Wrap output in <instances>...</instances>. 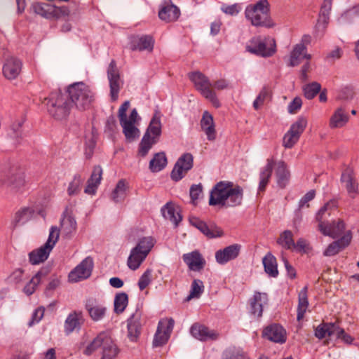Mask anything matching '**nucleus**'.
Instances as JSON below:
<instances>
[{"mask_svg": "<svg viewBox=\"0 0 359 359\" xmlns=\"http://www.w3.org/2000/svg\"><path fill=\"white\" fill-rule=\"evenodd\" d=\"M93 267V259L88 257L70 272L69 279L72 282H78L81 279H86L90 276Z\"/></svg>", "mask_w": 359, "mask_h": 359, "instance_id": "obj_11", "label": "nucleus"}, {"mask_svg": "<svg viewBox=\"0 0 359 359\" xmlns=\"http://www.w3.org/2000/svg\"><path fill=\"white\" fill-rule=\"evenodd\" d=\"M59 236L60 229L57 226H51L50 229L48 238L43 245L47 246L49 250H52L59 238Z\"/></svg>", "mask_w": 359, "mask_h": 359, "instance_id": "obj_57", "label": "nucleus"}, {"mask_svg": "<svg viewBox=\"0 0 359 359\" xmlns=\"http://www.w3.org/2000/svg\"><path fill=\"white\" fill-rule=\"evenodd\" d=\"M151 271L147 269L141 276L138 281V286L141 291L144 290L151 283Z\"/></svg>", "mask_w": 359, "mask_h": 359, "instance_id": "obj_62", "label": "nucleus"}, {"mask_svg": "<svg viewBox=\"0 0 359 359\" xmlns=\"http://www.w3.org/2000/svg\"><path fill=\"white\" fill-rule=\"evenodd\" d=\"M107 78L109 83L110 97L113 102L118 100V93L123 85L115 60H112L107 69Z\"/></svg>", "mask_w": 359, "mask_h": 359, "instance_id": "obj_8", "label": "nucleus"}, {"mask_svg": "<svg viewBox=\"0 0 359 359\" xmlns=\"http://www.w3.org/2000/svg\"><path fill=\"white\" fill-rule=\"evenodd\" d=\"M106 332L100 333L85 348L83 353L90 355L94 353L97 348H102L103 342L106 337Z\"/></svg>", "mask_w": 359, "mask_h": 359, "instance_id": "obj_51", "label": "nucleus"}, {"mask_svg": "<svg viewBox=\"0 0 359 359\" xmlns=\"http://www.w3.org/2000/svg\"><path fill=\"white\" fill-rule=\"evenodd\" d=\"M349 121V115L343 107L335 109L330 118V128H340L344 127Z\"/></svg>", "mask_w": 359, "mask_h": 359, "instance_id": "obj_30", "label": "nucleus"}, {"mask_svg": "<svg viewBox=\"0 0 359 359\" xmlns=\"http://www.w3.org/2000/svg\"><path fill=\"white\" fill-rule=\"evenodd\" d=\"M203 191V187L201 184H193L190 187L189 195L193 203L198 199L201 194Z\"/></svg>", "mask_w": 359, "mask_h": 359, "instance_id": "obj_63", "label": "nucleus"}, {"mask_svg": "<svg viewBox=\"0 0 359 359\" xmlns=\"http://www.w3.org/2000/svg\"><path fill=\"white\" fill-rule=\"evenodd\" d=\"M306 126L307 119L304 116H299L285 134L283 140V147L288 149L292 148L298 142Z\"/></svg>", "mask_w": 359, "mask_h": 359, "instance_id": "obj_6", "label": "nucleus"}, {"mask_svg": "<svg viewBox=\"0 0 359 359\" xmlns=\"http://www.w3.org/2000/svg\"><path fill=\"white\" fill-rule=\"evenodd\" d=\"M155 243L156 240L153 237L146 236L140 238L135 247L148 255Z\"/></svg>", "mask_w": 359, "mask_h": 359, "instance_id": "obj_52", "label": "nucleus"}, {"mask_svg": "<svg viewBox=\"0 0 359 359\" xmlns=\"http://www.w3.org/2000/svg\"><path fill=\"white\" fill-rule=\"evenodd\" d=\"M119 353V349L111 337L107 333L106 337L102 345L101 359H116Z\"/></svg>", "mask_w": 359, "mask_h": 359, "instance_id": "obj_28", "label": "nucleus"}, {"mask_svg": "<svg viewBox=\"0 0 359 359\" xmlns=\"http://www.w3.org/2000/svg\"><path fill=\"white\" fill-rule=\"evenodd\" d=\"M161 114L156 111L150 121L149 125L144 135H147L149 138H151L158 142L161 135Z\"/></svg>", "mask_w": 359, "mask_h": 359, "instance_id": "obj_29", "label": "nucleus"}, {"mask_svg": "<svg viewBox=\"0 0 359 359\" xmlns=\"http://www.w3.org/2000/svg\"><path fill=\"white\" fill-rule=\"evenodd\" d=\"M308 287H304L299 293V302L297 307V319L300 321L303 319L304 313L309 306V301L307 297Z\"/></svg>", "mask_w": 359, "mask_h": 359, "instance_id": "obj_42", "label": "nucleus"}, {"mask_svg": "<svg viewBox=\"0 0 359 359\" xmlns=\"http://www.w3.org/2000/svg\"><path fill=\"white\" fill-rule=\"evenodd\" d=\"M194 165V157L190 153L182 154L177 161L170 177L172 180L178 182L182 180Z\"/></svg>", "mask_w": 359, "mask_h": 359, "instance_id": "obj_9", "label": "nucleus"}, {"mask_svg": "<svg viewBox=\"0 0 359 359\" xmlns=\"http://www.w3.org/2000/svg\"><path fill=\"white\" fill-rule=\"evenodd\" d=\"M306 47L304 44H297L290 54V66H297L304 58L310 60L311 55L306 53Z\"/></svg>", "mask_w": 359, "mask_h": 359, "instance_id": "obj_33", "label": "nucleus"}, {"mask_svg": "<svg viewBox=\"0 0 359 359\" xmlns=\"http://www.w3.org/2000/svg\"><path fill=\"white\" fill-rule=\"evenodd\" d=\"M49 272L48 269L43 268L31 279L29 283H27L24 287V292L27 295L32 294L38 284H39L41 280L45 278Z\"/></svg>", "mask_w": 359, "mask_h": 359, "instance_id": "obj_39", "label": "nucleus"}, {"mask_svg": "<svg viewBox=\"0 0 359 359\" xmlns=\"http://www.w3.org/2000/svg\"><path fill=\"white\" fill-rule=\"evenodd\" d=\"M190 332L194 338L201 341L216 340L219 336L215 331L198 323H195L191 327Z\"/></svg>", "mask_w": 359, "mask_h": 359, "instance_id": "obj_17", "label": "nucleus"}, {"mask_svg": "<svg viewBox=\"0 0 359 359\" xmlns=\"http://www.w3.org/2000/svg\"><path fill=\"white\" fill-rule=\"evenodd\" d=\"M275 161L273 158H268L266 161V165L263 168L259 175V191H263L265 190L266 185L268 184L269 180L271 177Z\"/></svg>", "mask_w": 359, "mask_h": 359, "instance_id": "obj_35", "label": "nucleus"}, {"mask_svg": "<svg viewBox=\"0 0 359 359\" xmlns=\"http://www.w3.org/2000/svg\"><path fill=\"white\" fill-rule=\"evenodd\" d=\"M190 222L209 238L220 237L222 235L220 229L214 225L208 226L205 222L196 217L191 218Z\"/></svg>", "mask_w": 359, "mask_h": 359, "instance_id": "obj_19", "label": "nucleus"}, {"mask_svg": "<svg viewBox=\"0 0 359 359\" xmlns=\"http://www.w3.org/2000/svg\"><path fill=\"white\" fill-rule=\"evenodd\" d=\"M50 251L47 246L42 245L29 254V262L32 264H39L43 262L48 259Z\"/></svg>", "mask_w": 359, "mask_h": 359, "instance_id": "obj_40", "label": "nucleus"}, {"mask_svg": "<svg viewBox=\"0 0 359 359\" xmlns=\"http://www.w3.org/2000/svg\"><path fill=\"white\" fill-rule=\"evenodd\" d=\"M44 315V309L39 307L36 309L32 313V318L28 323V326L31 327L35 323H38Z\"/></svg>", "mask_w": 359, "mask_h": 359, "instance_id": "obj_64", "label": "nucleus"}, {"mask_svg": "<svg viewBox=\"0 0 359 359\" xmlns=\"http://www.w3.org/2000/svg\"><path fill=\"white\" fill-rule=\"evenodd\" d=\"M277 243L286 250H292V248L294 247L292 232L290 230H285L280 233Z\"/></svg>", "mask_w": 359, "mask_h": 359, "instance_id": "obj_50", "label": "nucleus"}, {"mask_svg": "<svg viewBox=\"0 0 359 359\" xmlns=\"http://www.w3.org/2000/svg\"><path fill=\"white\" fill-rule=\"evenodd\" d=\"M34 213V210L32 208L23 207L20 208L15 212L11 222V229L14 230L19 226L24 225L32 219Z\"/></svg>", "mask_w": 359, "mask_h": 359, "instance_id": "obj_21", "label": "nucleus"}, {"mask_svg": "<svg viewBox=\"0 0 359 359\" xmlns=\"http://www.w3.org/2000/svg\"><path fill=\"white\" fill-rule=\"evenodd\" d=\"M180 14V9L174 4L165 1L158 11V17L165 22L176 20Z\"/></svg>", "mask_w": 359, "mask_h": 359, "instance_id": "obj_24", "label": "nucleus"}, {"mask_svg": "<svg viewBox=\"0 0 359 359\" xmlns=\"http://www.w3.org/2000/svg\"><path fill=\"white\" fill-rule=\"evenodd\" d=\"M203 290L204 285L203 281L198 279L194 280L191 286L190 293L187 297V300L189 301L193 298H198L203 292Z\"/></svg>", "mask_w": 359, "mask_h": 359, "instance_id": "obj_54", "label": "nucleus"}, {"mask_svg": "<svg viewBox=\"0 0 359 359\" xmlns=\"http://www.w3.org/2000/svg\"><path fill=\"white\" fill-rule=\"evenodd\" d=\"M68 98L72 104L80 110L88 109L94 101V93L83 82L74 83L67 88Z\"/></svg>", "mask_w": 359, "mask_h": 359, "instance_id": "obj_2", "label": "nucleus"}, {"mask_svg": "<svg viewBox=\"0 0 359 359\" xmlns=\"http://www.w3.org/2000/svg\"><path fill=\"white\" fill-rule=\"evenodd\" d=\"M345 229L343 221L339 220L337 223L320 222L318 224V230L325 236L337 238L341 235Z\"/></svg>", "mask_w": 359, "mask_h": 359, "instance_id": "obj_20", "label": "nucleus"}, {"mask_svg": "<svg viewBox=\"0 0 359 359\" xmlns=\"http://www.w3.org/2000/svg\"><path fill=\"white\" fill-rule=\"evenodd\" d=\"M45 100L48 112L55 119L62 120L69 116L72 104L66 95L55 91Z\"/></svg>", "mask_w": 359, "mask_h": 359, "instance_id": "obj_3", "label": "nucleus"}, {"mask_svg": "<svg viewBox=\"0 0 359 359\" xmlns=\"http://www.w3.org/2000/svg\"><path fill=\"white\" fill-rule=\"evenodd\" d=\"M330 11L320 8L319 17L316 25L317 29L324 30L326 28L330 20Z\"/></svg>", "mask_w": 359, "mask_h": 359, "instance_id": "obj_58", "label": "nucleus"}, {"mask_svg": "<svg viewBox=\"0 0 359 359\" xmlns=\"http://www.w3.org/2000/svg\"><path fill=\"white\" fill-rule=\"evenodd\" d=\"M341 180L345 183L346 188L349 195L354 198L358 191V185L355 183L351 170H346L342 173Z\"/></svg>", "mask_w": 359, "mask_h": 359, "instance_id": "obj_44", "label": "nucleus"}, {"mask_svg": "<svg viewBox=\"0 0 359 359\" xmlns=\"http://www.w3.org/2000/svg\"><path fill=\"white\" fill-rule=\"evenodd\" d=\"M86 309L93 321L102 320L107 312V307L94 299H88L86 302Z\"/></svg>", "mask_w": 359, "mask_h": 359, "instance_id": "obj_23", "label": "nucleus"}, {"mask_svg": "<svg viewBox=\"0 0 359 359\" xmlns=\"http://www.w3.org/2000/svg\"><path fill=\"white\" fill-rule=\"evenodd\" d=\"M142 312L136 309L127 320L128 337L131 341H137L142 329Z\"/></svg>", "mask_w": 359, "mask_h": 359, "instance_id": "obj_13", "label": "nucleus"}, {"mask_svg": "<svg viewBox=\"0 0 359 359\" xmlns=\"http://www.w3.org/2000/svg\"><path fill=\"white\" fill-rule=\"evenodd\" d=\"M24 123V121H19L16 123H14L11 126V130L13 131L12 137L13 139H15L17 144H20V140L22 139V131L20 130L22 124Z\"/></svg>", "mask_w": 359, "mask_h": 359, "instance_id": "obj_60", "label": "nucleus"}, {"mask_svg": "<svg viewBox=\"0 0 359 359\" xmlns=\"http://www.w3.org/2000/svg\"><path fill=\"white\" fill-rule=\"evenodd\" d=\"M190 80L194 83L195 88L206 99L216 107L220 106L215 93L211 89L212 83L210 79L201 72H194L189 75Z\"/></svg>", "mask_w": 359, "mask_h": 359, "instance_id": "obj_5", "label": "nucleus"}, {"mask_svg": "<svg viewBox=\"0 0 359 359\" xmlns=\"http://www.w3.org/2000/svg\"><path fill=\"white\" fill-rule=\"evenodd\" d=\"M222 359H249V358L241 348L231 346L223 352Z\"/></svg>", "mask_w": 359, "mask_h": 359, "instance_id": "obj_48", "label": "nucleus"}, {"mask_svg": "<svg viewBox=\"0 0 359 359\" xmlns=\"http://www.w3.org/2000/svg\"><path fill=\"white\" fill-rule=\"evenodd\" d=\"M128 304V296L126 292H119L115 295L114 311L116 314L122 313Z\"/></svg>", "mask_w": 359, "mask_h": 359, "instance_id": "obj_49", "label": "nucleus"}, {"mask_svg": "<svg viewBox=\"0 0 359 359\" xmlns=\"http://www.w3.org/2000/svg\"><path fill=\"white\" fill-rule=\"evenodd\" d=\"M243 189L231 182L217 183L210 191L209 205L224 207H236L241 205Z\"/></svg>", "mask_w": 359, "mask_h": 359, "instance_id": "obj_1", "label": "nucleus"}, {"mask_svg": "<svg viewBox=\"0 0 359 359\" xmlns=\"http://www.w3.org/2000/svg\"><path fill=\"white\" fill-rule=\"evenodd\" d=\"M351 239V234L346 233L341 239L332 242L324 251V256L331 257L337 255L341 250L348 245Z\"/></svg>", "mask_w": 359, "mask_h": 359, "instance_id": "obj_31", "label": "nucleus"}, {"mask_svg": "<svg viewBox=\"0 0 359 359\" xmlns=\"http://www.w3.org/2000/svg\"><path fill=\"white\" fill-rule=\"evenodd\" d=\"M120 124L123 128V133L128 142H133L139 137L140 130L135 126V123L128 121L127 119L120 122Z\"/></svg>", "mask_w": 359, "mask_h": 359, "instance_id": "obj_43", "label": "nucleus"}, {"mask_svg": "<svg viewBox=\"0 0 359 359\" xmlns=\"http://www.w3.org/2000/svg\"><path fill=\"white\" fill-rule=\"evenodd\" d=\"M102 175V169L100 166H95L90 179L88 180L87 186L85 188V193L95 194L97 187L100 184Z\"/></svg>", "mask_w": 359, "mask_h": 359, "instance_id": "obj_32", "label": "nucleus"}, {"mask_svg": "<svg viewBox=\"0 0 359 359\" xmlns=\"http://www.w3.org/2000/svg\"><path fill=\"white\" fill-rule=\"evenodd\" d=\"M163 217L170 220L175 226L181 222L182 217L180 215L179 207H176L172 203L168 202L161 210Z\"/></svg>", "mask_w": 359, "mask_h": 359, "instance_id": "obj_26", "label": "nucleus"}, {"mask_svg": "<svg viewBox=\"0 0 359 359\" xmlns=\"http://www.w3.org/2000/svg\"><path fill=\"white\" fill-rule=\"evenodd\" d=\"M83 182V179L80 175H76L73 180L69 183L67 192L69 196H74L79 193L81 185Z\"/></svg>", "mask_w": 359, "mask_h": 359, "instance_id": "obj_56", "label": "nucleus"}, {"mask_svg": "<svg viewBox=\"0 0 359 359\" xmlns=\"http://www.w3.org/2000/svg\"><path fill=\"white\" fill-rule=\"evenodd\" d=\"M154 40L149 35H135L129 38V48L131 50L151 52L154 48Z\"/></svg>", "mask_w": 359, "mask_h": 359, "instance_id": "obj_12", "label": "nucleus"}, {"mask_svg": "<svg viewBox=\"0 0 359 359\" xmlns=\"http://www.w3.org/2000/svg\"><path fill=\"white\" fill-rule=\"evenodd\" d=\"M246 50L257 55L270 57L276 52V43L272 39H253L251 45L246 46Z\"/></svg>", "mask_w": 359, "mask_h": 359, "instance_id": "obj_7", "label": "nucleus"}, {"mask_svg": "<svg viewBox=\"0 0 359 359\" xmlns=\"http://www.w3.org/2000/svg\"><path fill=\"white\" fill-rule=\"evenodd\" d=\"M268 297L266 293L255 292L250 299V312L257 317H261L263 312V306L266 304Z\"/></svg>", "mask_w": 359, "mask_h": 359, "instance_id": "obj_27", "label": "nucleus"}, {"mask_svg": "<svg viewBox=\"0 0 359 359\" xmlns=\"http://www.w3.org/2000/svg\"><path fill=\"white\" fill-rule=\"evenodd\" d=\"M83 323V318L81 311H74L70 313L65 321V332L69 334L75 330H79Z\"/></svg>", "mask_w": 359, "mask_h": 359, "instance_id": "obj_22", "label": "nucleus"}, {"mask_svg": "<svg viewBox=\"0 0 359 359\" xmlns=\"http://www.w3.org/2000/svg\"><path fill=\"white\" fill-rule=\"evenodd\" d=\"M69 212H71L66 209L60 222L62 235L68 239L73 236L76 230V219Z\"/></svg>", "mask_w": 359, "mask_h": 359, "instance_id": "obj_18", "label": "nucleus"}, {"mask_svg": "<svg viewBox=\"0 0 359 359\" xmlns=\"http://www.w3.org/2000/svg\"><path fill=\"white\" fill-rule=\"evenodd\" d=\"M262 263L264 271L271 277L276 278L278 275V264L276 258L268 252L263 258Z\"/></svg>", "mask_w": 359, "mask_h": 359, "instance_id": "obj_37", "label": "nucleus"}, {"mask_svg": "<svg viewBox=\"0 0 359 359\" xmlns=\"http://www.w3.org/2000/svg\"><path fill=\"white\" fill-rule=\"evenodd\" d=\"M174 324L175 321L172 318H165L159 321L153 340V346L154 347L161 346L168 341L173 329Z\"/></svg>", "mask_w": 359, "mask_h": 359, "instance_id": "obj_10", "label": "nucleus"}, {"mask_svg": "<svg viewBox=\"0 0 359 359\" xmlns=\"http://www.w3.org/2000/svg\"><path fill=\"white\" fill-rule=\"evenodd\" d=\"M147 257V255L142 252L137 248L134 247L131 250L130 255L128 258V266L133 271L137 269Z\"/></svg>", "mask_w": 359, "mask_h": 359, "instance_id": "obj_34", "label": "nucleus"}, {"mask_svg": "<svg viewBox=\"0 0 359 359\" xmlns=\"http://www.w3.org/2000/svg\"><path fill=\"white\" fill-rule=\"evenodd\" d=\"M262 337L273 342L283 344L286 341V332L280 325L271 324L264 329Z\"/></svg>", "mask_w": 359, "mask_h": 359, "instance_id": "obj_14", "label": "nucleus"}, {"mask_svg": "<svg viewBox=\"0 0 359 359\" xmlns=\"http://www.w3.org/2000/svg\"><path fill=\"white\" fill-rule=\"evenodd\" d=\"M22 67V62L17 57H8L2 68L3 74L8 80L16 79L21 72Z\"/></svg>", "mask_w": 359, "mask_h": 359, "instance_id": "obj_15", "label": "nucleus"}, {"mask_svg": "<svg viewBox=\"0 0 359 359\" xmlns=\"http://www.w3.org/2000/svg\"><path fill=\"white\" fill-rule=\"evenodd\" d=\"M241 245L233 244L224 248L223 250L215 252V259L218 264H224L228 262L235 259L240 253Z\"/></svg>", "mask_w": 359, "mask_h": 359, "instance_id": "obj_16", "label": "nucleus"}, {"mask_svg": "<svg viewBox=\"0 0 359 359\" xmlns=\"http://www.w3.org/2000/svg\"><path fill=\"white\" fill-rule=\"evenodd\" d=\"M334 336H336L337 339H341L347 344H351L353 341V338L348 334L346 333L344 330L341 328L338 325H337Z\"/></svg>", "mask_w": 359, "mask_h": 359, "instance_id": "obj_61", "label": "nucleus"}, {"mask_svg": "<svg viewBox=\"0 0 359 359\" xmlns=\"http://www.w3.org/2000/svg\"><path fill=\"white\" fill-rule=\"evenodd\" d=\"M34 12L45 18L56 16V7L46 3H35L32 6Z\"/></svg>", "mask_w": 359, "mask_h": 359, "instance_id": "obj_36", "label": "nucleus"}, {"mask_svg": "<svg viewBox=\"0 0 359 359\" xmlns=\"http://www.w3.org/2000/svg\"><path fill=\"white\" fill-rule=\"evenodd\" d=\"M25 184V175L22 172L12 174L8 180V186L16 192L20 191Z\"/></svg>", "mask_w": 359, "mask_h": 359, "instance_id": "obj_46", "label": "nucleus"}, {"mask_svg": "<svg viewBox=\"0 0 359 359\" xmlns=\"http://www.w3.org/2000/svg\"><path fill=\"white\" fill-rule=\"evenodd\" d=\"M156 143H157V142L154 140L149 138L147 135H144L139 145L138 154L142 157L146 156L153 145Z\"/></svg>", "mask_w": 359, "mask_h": 359, "instance_id": "obj_53", "label": "nucleus"}, {"mask_svg": "<svg viewBox=\"0 0 359 359\" xmlns=\"http://www.w3.org/2000/svg\"><path fill=\"white\" fill-rule=\"evenodd\" d=\"M184 262L188 265L190 270L199 271L203 269L205 261L198 251H193L183 255Z\"/></svg>", "mask_w": 359, "mask_h": 359, "instance_id": "obj_25", "label": "nucleus"}, {"mask_svg": "<svg viewBox=\"0 0 359 359\" xmlns=\"http://www.w3.org/2000/svg\"><path fill=\"white\" fill-rule=\"evenodd\" d=\"M276 175L278 186L280 188H284L290 179V172L284 161H280L276 163Z\"/></svg>", "mask_w": 359, "mask_h": 359, "instance_id": "obj_38", "label": "nucleus"}, {"mask_svg": "<svg viewBox=\"0 0 359 359\" xmlns=\"http://www.w3.org/2000/svg\"><path fill=\"white\" fill-rule=\"evenodd\" d=\"M336 207V202L334 201H331L326 204H325L318 212L316 215V219L319 222V224L320 222H324L323 219H324V216L326 212H328V215H330V211L332 208Z\"/></svg>", "mask_w": 359, "mask_h": 359, "instance_id": "obj_59", "label": "nucleus"}, {"mask_svg": "<svg viewBox=\"0 0 359 359\" xmlns=\"http://www.w3.org/2000/svg\"><path fill=\"white\" fill-rule=\"evenodd\" d=\"M336 323H323L318 325L315 330V336L321 339L326 336H334L337 327Z\"/></svg>", "mask_w": 359, "mask_h": 359, "instance_id": "obj_45", "label": "nucleus"}, {"mask_svg": "<svg viewBox=\"0 0 359 359\" xmlns=\"http://www.w3.org/2000/svg\"><path fill=\"white\" fill-rule=\"evenodd\" d=\"M269 6L267 0H259L256 4L246 7L245 17L254 26L270 27L272 25L269 17Z\"/></svg>", "mask_w": 359, "mask_h": 359, "instance_id": "obj_4", "label": "nucleus"}, {"mask_svg": "<svg viewBox=\"0 0 359 359\" xmlns=\"http://www.w3.org/2000/svg\"><path fill=\"white\" fill-rule=\"evenodd\" d=\"M127 184L124 180L118 182L115 189L111 193V199L115 203L123 201L126 196Z\"/></svg>", "mask_w": 359, "mask_h": 359, "instance_id": "obj_47", "label": "nucleus"}, {"mask_svg": "<svg viewBox=\"0 0 359 359\" xmlns=\"http://www.w3.org/2000/svg\"><path fill=\"white\" fill-rule=\"evenodd\" d=\"M167 158L164 152L154 154L149 162V169L152 172H158L165 168L167 165Z\"/></svg>", "mask_w": 359, "mask_h": 359, "instance_id": "obj_41", "label": "nucleus"}, {"mask_svg": "<svg viewBox=\"0 0 359 359\" xmlns=\"http://www.w3.org/2000/svg\"><path fill=\"white\" fill-rule=\"evenodd\" d=\"M321 89V86L318 82H312L304 86L303 90L304 96L309 99H313Z\"/></svg>", "mask_w": 359, "mask_h": 359, "instance_id": "obj_55", "label": "nucleus"}]
</instances>
